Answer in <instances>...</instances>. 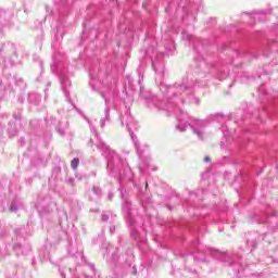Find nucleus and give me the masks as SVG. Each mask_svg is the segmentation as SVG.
Listing matches in <instances>:
<instances>
[{
    "label": "nucleus",
    "instance_id": "nucleus-1",
    "mask_svg": "<svg viewBox=\"0 0 278 278\" xmlns=\"http://www.w3.org/2000/svg\"><path fill=\"white\" fill-rule=\"evenodd\" d=\"M191 128L193 129V134L198 136L200 140H203L205 138V129L203 126V122L201 121H195L191 125Z\"/></svg>",
    "mask_w": 278,
    "mask_h": 278
},
{
    "label": "nucleus",
    "instance_id": "nucleus-2",
    "mask_svg": "<svg viewBox=\"0 0 278 278\" xmlns=\"http://www.w3.org/2000/svg\"><path fill=\"white\" fill-rule=\"evenodd\" d=\"M72 168H77L79 166V159H74L71 163Z\"/></svg>",
    "mask_w": 278,
    "mask_h": 278
},
{
    "label": "nucleus",
    "instance_id": "nucleus-3",
    "mask_svg": "<svg viewBox=\"0 0 278 278\" xmlns=\"http://www.w3.org/2000/svg\"><path fill=\"white\" fill-rule=\"evenodd\" d=\"M110 155H111V157H114V155H116V153L114 151H110V149L106 148L105 156L110 157Z\"/></svg>",
    "mask_w": 278,
    "mask_h": 278
},
{
    "label": "nucleus",
    "instance_id": "nucleus-4",
    "mask_svg": "<svg viewBox=\"0 0 278 278\" xmlns=\"http://www.w3.org/2000/svg\"><path fill=\"white\" fill-rule=\"evenodd\" d=\"M182 40H190V35H188L186 31H182Z\"/></svg>",
    "mask_w": 278,
    "mask_h": 278
},
{
    "label": "nucleus",
    "instance_id": "nucleus-5",
    "mask_svg": "<svg viewBox=\"0 0 278 278\" xmlns=\"http://www.w3.org/2000/svg\"><path fill=\"white\" fill-rule=\"evenodd\" d=\"M176 127L179 131H186V126L177 125Z\"/></svg>",
    "mask_w": 278,
    "mask_h": 278
},
{
    "label": "nucleus",
    "instance_id": "nucleus-6",
    "mask_svg": "<svg viewBox=\"0 0 278 278\" xmlns=\"http://www.w3.org/2000/svg\"><path fill=\"white\" fill-rule=\"evenodd\" d=\"M11 212H16V206H11Z\"/></svg>",
    "mask_w": 278,
    "mask_h": 278
},
{
    "label": "nucleus",
    "instance_id": "nucleus-7",
    "mask_svg": "<svg viewBox=\"0 0 278 278\" xmlns=\"http://www.w3.org/2000/svg\"><path fill=\"white\" fill-rule=\"evenodd\" d=\"M102 220H108V215H102Z\"/></svg>",
    "mask_w": 278,
    "mask_h": 278
},
{
    "label": "nucleus",
    "instance_id": "nucleus-8",
    "mask_svg": "<svg viewBox=\"0 0 278 278\" xmlns=\"http://www.w3.org/2000/svg\"><path fill=\"white\" fill-rule=\"evenodd\" d=\"M204 162H210V156H205Z\"/></svg>",
    "mask_w": 278,
    "mask_h": 278
}]
</instances>
